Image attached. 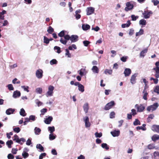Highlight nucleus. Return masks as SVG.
Here are the masks:
<instances>
[{"mask_svg":"<svg viewBox=\"0 0 159 159\" xmlns=\"http://www.w3.org/2000/svg\"><path fill=\"white\" fill-rule=\"evenodd\" d=\"M78 36L77 35H72L70 36L67 34L65 35L64 36L65 40L61 38L60 40V42L63 44L66 45L67 41L70 40L71 43L77 42L78 40Z\"/></svg>","mask_w":159,"mask_h":159,"instance_id":"1","label":"nucleus"},{"mask_svg":"<svg viewBox=\"0 0 159 159\" xmlns=\"http://www.w3.org/2000/svg\"><path fill=\"white\" fill-rule=\"evenodd\" d=\"M158 106V105L157 103H155L153 105L148 106L147 108V110L149 111H153L157 109Z\"/></svg>","mask_w":159,"mask_h":159,"instance_id":"2","label":"nucleus"},{"mask_svg":"<svg viewBox=\"0 0 159 159\" xmlns=\"http://www.w3.org/2000/svg\"><path fill=\"white\" fill-rule=\"evenodd\" d=\"M115 104L114 101H112L107 103L104 107L105 110H108L111 108Z\"/></svg>","mask_w":159,"mask_h":159,"instance_id":"3","label":"nucleus"},{"mask_svg":"<svg viewBox=\"0 0 159 159\" xmlns=\"http://www.w3.org/2000/svg\"><path fill=\"white\" fill-rule=\"evenodd\" d=\"M54 89V87L53 86L50 85L48 87V90L46 94L47 97L51 96L52 95L53 93V90Z\"/></svg>","mask_w":159,"mask_h":159,"instance_id":"4","label":"nucleus"},{"mask_svg":"<svg viewBox=\"0 0 159 159\" xmlns=\"http://www.w3.org/2000/svg\"><path fill=\"white\" fill-rule=\"evenodd\" d=\"M36 76L39 79L42 78L43 76V71L41 69H39L36 72Z\"/></svg>","mask_w":159,"mask_h":159,"instance_id":"5","label":"nucleus"},{"mask_svg":"<svg viewBox=\"0 0 159 159\" xmlns=\"http://www.w3.org/2000/svg\"><path fill=\"white\" fill-rule=\"evenodd\" d=\"M126 7L125 8V10L126 11H128L129 10L132 9L134 7L133 5L131 4L129 2H128L126 3Z\"/></svg>","mask_w":159,"mask_h":159,"instance_id":"6","label":"nucleus"},{"mask_svg":"<svg viewBox=\"0 0 159 159\" xmlns=\"http://www.w3.org/2000/svg\"><path fill=\"white\" fill-rule=\"evenodd\" d=\"M152 13L151 11H145L143 13V17L145 19L149 18L151 14H152Z\"/></svg>","mask_w":159,"mask_h":159,"instance_id":"7","label":"nucleus"},{"mask_svg":"<svg viewBox=\"0 0 159 159\" xmlns=\"http://www.w3.org/2000/svg\"><path fill=\"white\" fill-rule=\"evenodd\" d=\"M151 129L153 132L159 134V125H153L151 127Z\"/></svg>","mask_w":159,"mask_h":159,"instance_id":"8","label":"nucleus"},{"mask_svg":"<svg viewBox=\"0 0 159 159\" xmlns=\"http://www.w3.org/2000/svg\"><path fill=\"white\" fill-rule=\"evenodd\" d=\"M135 107L137 109V111L139 112H141L144 110L145 107L142 104H140L139 106L137 104H136L135 105Z\"/></svg>","mask_w":159,"mask_h":159,"instance_id":"9","label":"nucleus"},{"mask_svg":"<svg viewBox=\"0 0 159 159\" xmlns=\"http://www.w3.org/2000/svg\"><path fill=\"white\" fill-rule=\"evenodd\" d=\"M94 8L92 7H88L87 9V15H90L94 12Z\"/></svg>","mask_w":159,"mask_h":159,"instance_id":"10","label":"nucleus"},{"mask_svg":"<svg viewBox=\"0 0 159 159\" xmlns=\"http://www.w3.org/2000/svg\"><path fill=\"white\" fill-rule=\"evenodd\" d=\"M84 120L85 123V126L86 127H89L90 126L91 124L89 122V118L88 116H86L84 118Z\"/></svg>","mask_w":159,"mask_h":159,"instance_id":"11","label":"nucleus"},{"mask_svg":"<svg viewBox=\"0 0 159 159\" xmlns=\"http://www.w3.org/2000/svg\"><path fill=\"white\" fill-rule=\"evenodd\" d=\"M137 76V74H134L131 77V78L130 79V82L132 84H134L135 83L136 81V77Z\"/></svg>","mask_w":159,"mask_h":159,"instance_id":"12","label":"nucleus"},{"mask_svg":"<svg viewBox=\"0 0 159 159\" xmlns=\"http://www.w3.org/2000/svg\"><path fill=\"white\" fill-rule=\"evenodd\" d=\"M131 72V70L129 68H126L124 71V74L125 76H129Z\"/></svg>","mask_w":159,"mask_h":159,"instance_id":"13","label":"nucleus"},{"mask_svg":"<svg viewBox=\"0 0 159 159\" xmlns=\"http://www.w3.org/2000/svg\"><path fill=\"white\" fill-rule=\"evenodd\" d=\"M53 118L52 116H49L48 118H46L44 121L45 123L47 124H50Z\"/></svg>","mask_w":159,"mask_h":159,"instance_id":"14","label":"nucleus"},{"mask_svg":"<svg viewBox=\"0 0 159 159\" xmlns=\"http://www.w3.org/2000/svg\"><path fill=\"white\" fill-rule=\"evenodd\" d=\"M111 134L113 137L118 136L120 135V131L119 130H115L113 131H111Z\"/></svg>","mask_w":159,"mask_h":159,"instance_id":"15","label":"nucleus"},{"mask_svg":"<svg viewBox=\"0 0 159 159\" xmlns=\"http://www.w3.org/2000/svg\"><path fill=\"white\" fill-rule=\"evenodd\" d=\"M20 139H19V137L16 134H15L14 135L13 140L14 141H16V142L19 143L21 145H22L23 144V143L21 142H20Z\"/></svg>","mask_w":159,"mask_h":159,"instance_id":"16","label":"nucleus"},{"mask_svg":"<svg viewBox=\"0 0 159 159\" xmlns=\"http://www.w3.org/2000/svg\"><path fill=\"white\" fill-rule=\"evenodd\" d=\"M20 96V91H15L14 92L13 97V98H16L17 97H19Z\"/></svg>","mask_w":159,"mask_h":159,"instance_id":"17","label":"nucleus"},{"mask_svg":"<svg viewBox=\"0 0 159 159\" xmlns=\"http://www.w3.org/2000/svg\"><path fill=\"white\" fill-rule=\"evenodd\" d=\"M15 110L14 109H12L11 108H9L6 111V113L8 115H10L11 114H13Z\"/></svg>","mask_w":159,"mask_h":159,"instance_id":"18","label":"nucleus"},{"mask_svg":"<svg viewBox=\"0 0 159 159\" xmlns=\"http://www.w3.org/2000/svg\"><path fill=\"white\" fill-rule=\"evenodd\" d=\"M92 70L93 72L95 73H99V69L96 66H93L92 69Z\"/></svg>","mask_w":159,"mask_h":159,"instance_id":"19","label":"nucleus"},{"mask_svg":"<svg viewBox=\"0 0 159 159\" xmlns=\"http://www.w3.org/2000/svg\"><path fill=\"white\" fill-rule=\"evenodd\" d=\"M83 109L84 111L85 112V113H87L88 111V110L89 109V104L88 103H86L84 104L83 107Z\"/></svg>","mask_w":159,"mask_h":159,"instance_id":"20","label":"nucleus"},{"mask_svg":"<svg viewBox=\"0 0 159 159\" xmlns=\"http://www.w3.org/2000/svg\"><path fill=\"white\" fill-rule=\"evenodd\" d=\"M152 139L153 141H156L157 140L159 139V135L157 134L153 135L152 137Z\"/></svg>","mask_w":159,"mask_h":159,"instance_id":"21","label":"nucleus"},{"mask_svg":"<svg viewBox=\"0 0 159 159\" xmlns=\"http://www.w3.org/2000/svg\"><path fill=\"white\" fill-rule=\"evenodd\" d=\"M90 26L88 24H83L82 25V29L84 30H86L90 29Z\"/></svg>","mask_w":159,"mask_h":159,"instance_id":"22","label":"nucleus"},{"mask_svg":"<svg viewBox=\"0 0 159 159\" xmlns=\"http://www.w3.org/2000/svg\"><path fill=\"white\" fill-rule=\"evenodd\" d=\"M143 98L144 99L147 100V96L148 95V93L147 92V91H145V90H143Z\"/></svg>","mask_w":159,"mask_h":159,"instance_id":"23","label":"nucleus"},{"mask_svg":"<svg viewBox=\"0 0 159 159\" xmlns=\"http://www.w3.org/2000/svg\"><path fill=\"white\" fill-rule=\"evenodd\" d=\"M20 114L21 116H25L26 115V113H25V110L23 108L21 109L20 112Z\"/></svg>","mask_w":159,"mask_h":159,"instance_id":"24","label":"nucleus"},{"mask_svg":"<svg viewBox=\"0 0 159 159\" xmlns=\"http://www.w3.org/2000/svg\"><path fill=\"white\" fill-rule=\"evenodd\" d=\"M147 148L149 149H152L154 148L157 149V148H156L155 145L154 144H150L147 146Z\"/></svg>","mask_w":159,"mask_h":159,"instance_id":"25","label":"nucleus"},{"mask_svg":"<svg viewBox=\"0 0 159 159\" xmlns=\"http://www.w3.org/2000/svg\"><path fill=\"white\" fill-rule=\"evenodd\" d=\"M148 49L145 48L144 50H142L140 54L141 57H144L145 56V54L147 52Z\"/></svg>","mask_w":159,"mask_h":159,"instance_id":"26","label":"nucleus"},{"mask_svg":"<svg viewBox=\"0 0 159 159\" xmlns=\"http://www.w3.org/2000/svg\"><path fill=\"white\" fill-rule=\"evenodd\" d=\"M78 87V89L82 93L84 91V87L83 85L80 84Z\"/></svg>","mask_w":159,"mask_h":159,"instance_id":"27","label":"nucleus"},{"mask_svg":"<svg viewBox=\"0 0 159 159\" xmlns=\"http://www.w3.org/2000/svg\"><path fill=\"white\" fill-rule=\"evenodd\" d=\"M35 133L36 134H39L41 131V129L39 128L36 127L34 129Z\"/></svg>","mask_w":159,"mask_h":159,"instance_id":"28","label":"nucleus"},{"mask_svg":"<svg viewBox=\"0 0 159 159\" xmlns=\"http://www.w3.org/2000/svg\"><path fill=\"white\" fill-rule=\"evenodd\" d=\"M36 148L39 149L41 152L43 151L44 148L40 144H37L36 145Z\"/></svg>","mask_w":159,"mask_h":159,"instance_id":"29","label":"nucleus"},{"mask_svg":"<svg viewBox=\"0 0 159 159\" xmlns=\"http://www.w3.org/2000/svg\"><path fill=\"white\" fill-rule=\"evenodd\" d=\"M143 30L142 29H140L139 32H137L136 34V36H140L143 34Z\"/></svg>","mask_w":159,"mask_h":159,"instance_id":"30","label":"nucleus"},{"mask_svg":"<svg viewBox=\"0 0 159 159\" xmlns=\"http://www.w3.org/2000/svg\"><path fill=\"white\" fill-rule=\"evenodd\" d=\"M13 143L12 141L10 140L8 141L7 143L6 144L8 146V147L9 148H11V145Z\"/></svg>","mask_w":159,"mask_h":159,"instance_id":"31","label":"nucleus"},{"mask_svg":"<svg viewBox=\"0 0 159 159\" xmlns=\"http://www.w3.org/2000/svg\"><path fill=\"white\" fill-rule=\"evenodd\" d=\"M54 31V29L51 26H49L47 30V32L49 34H51Z\"/></svg>","mask_w":159,"mask_h":159,"instance_id":"32","label":"nucleus"},{"mask_svg":"<svg viewBox=\"0 0 159 159\" xmlns=\"http://www.w3.org/2000/svg\"><path fill=\"white\" fill-rule=\"evenodd\" d=\"M139 23L140 25H146L147 24L146 20L144 19L140 20Z\"/></svg>","mask_w":159,"mask_h":159,"instance_id":"33","label":"nucleus"},{"mask_svg":"<svg viewBox=\"0 0 159 159\" xmlns=\"http://www.w3.org/2000/svg\"><path fill=\"white\" fill-rule=\"evenodd\" d=\"M133 124L134 125H140L141 123L140 121L137 119H135V121L133 122Z\"/></svg>","mask_w":159,"mask_h":159,"instance_id":"34","label":"nucleus"},{"mask_svg":"<svg viewBox=\"0 0 159 159\" xmlns=\"http://www.w3.org/2000/svg\"><path fill=\"white\" fill-rule=\"evenodd\" d=\"M102 147L103 148L107 150H108L109 149V147L108 146L107 144L106 143H102L101 145Z\"/></svg>","mask_w":159,"mask_h":159,"instance_id":"35","label":"nucleus"},{"mask_svg":"<svg viewBox=\"0 0 159 159\" xmlns=\"http://www.w3.org/2000/svg\"><path fill=\"white\" fill-rule=\"evenodd\" d=\"M43 42L44 43L48 44L49 43V39L45 36L43 37Z\"/></svg>","mask_w":159,"mask_h":159,"instance_id":"36","label":"nucleus"},{"mask_svg":"<svg viewBox=\"0 0 159 159\" xmlns=\"http://www.w3.org/2000/svg\"><path fill=\"white\" fill-rule=\"evenodd\" d=\"M112 72V70H109L106 69L104 71V73L106 74H108L109 75H111Z\"/></svg>","mask_w":159,"mask_h":159,"instance_id":"37","label":"nucleus"},{"mask_svg":"<svg viewBox=\"0 0 159 159\" xmlns=\"http://www.w3.org/2000/svg\"><path fill=\"white\" fill-rule=\"evenodd\" d=\"M56 135H54L52 133H51L49 135V139L51 140H53L56 138Z\"/></svg>","mask_w":159,"mask_h":159,"instance_id":"38","label":"nucleus"},{"mask_svg":"<svg viewBox=\"0 0 159 159\" xmlns=\"http://www.w3.org/2000/svg\"><path fill=\"white\" fill-rule=\"evenodd\" d=\"M22 156L24 158H26L28 157L29 154L27 152L24 151L22 153Z\"/></svg>","mask_w":159,"mask_h":159,"instance_id":"39","label":"nucleus"},{"mask_svg":"<svg viewBox=\"0 0 159 159\" xmlns=\"http://www.w3.org/2000/svg\"><path fill=\"white\" fill-rule=\"evenodd\" d=\"M48 130L50 131L51 133H52L55 131V127L54 126L48 127Z\"/></svg>","mask_w":159,"mask_h":159,"instance_id":"40","label":"nucleus"},{"mask_svg":"<svg viewBox=\"0 0 159 159\" xmlns=\"http://www.w3.org/2000/svg\"><path fill=\"white\" fill-rule=\"evenodd\" d=\"M58 35L60 37L64 38V36L65 35V31L64 30L61 31L58 34Z\"/></svg>","mask_w":159,"mask_h":159,"instance_id":"41","label":"nucleus"},{"mask_svg":"<svg viewBox=\"0 0 159 159\" xmlns=\"http://www.w3.org/2000/svg\"><path fill=\"white\" fill-rule=\"evenodd\" d=\"M57 61L55 59H53L50 61V64L51 65L57 64Z\"/></svg>","mask_w":159,"mask_h":159,"instance_id":"42","label":"nucleus"},{"mask_svg":"<svg viewBox=\"0 0 159 159\" xmlns=\"http://www.w3.org/2000/svg\"><path fill=\"white\" fill-rule=\"evenodd\" d=\"M36 92L37 93L41 94L42 92V89L41 88H38L36 89Z\"/></svg>","mask_w":159,"mask_h":159,"instance_id":"43","label":"nucleus"},{"mask_svg":"<svg viewBox=\"0 0 159 159\" xmlns=\"http://www.w3.org/2000/svg\"><path fill=\"white\" fill-rule=\"evenodd\" d=\"M95 135L96 137L100 138L102 136V133L101 132L98 133V132H97L95 133Z\"/></svg>","mask_w":159,"mask_h":159,"instance_id":"44","label":"nucleus"},{"mask_svg":"<svg viewBox=\"0 0 159 159\" xmlns=\"http://www.w3.org/2000/svg\"><path fill=\"white\" fill-rule=\"evenodd\" d=\"M150 80H153L154 81V83L155 84H157L158 81V80L157 79V78H156V79H155L153 77H151L150 78Z\"/></svg>","mask_w":159,"mask_h":159,"instance_id":"45","label":"nucleus"},{"mask_svg":"<svg viewBox=\"0 0 159 159\" xmlns=\"http://www.w3.org/2000/svg\"><path fill=\"white\" fill-rule=\"evenodd\" d=\"M54 50H57V52L58 53H60L61 52V48L57 46H55L54 47Z\"/></svg>","mask_w":159,"mask_h":159,"instance_id":"46","label":"nucleus"},{"mask_svg":"<svg viewBox=\"0 0 159 159\" xmlns=\"http://www.w3.org/2000/svg\"><path fill=\"white\" fill-rule=\"evenodd\" d=\"M138 16H135L134 15H132L131 16L132 20L133 21L136 20L139 18Z\"/></svg>","mask_w":159,"mask_h":159,"instance_id":"47","label":"nucleus"},{"mask_svg":"<svg viewBox=\"0 0 159 159\" xmlns=\"http://www.w3.org/2000/svg\"><path fill=\"white\" fill-rule=\"evenodd\" d=\"M137 130L142 129L143 130H146V128L145 127H143L142 126H137L136 128Z\"/></svg>","mask_w":159,"mask_h":159,"instance_id":"48","label":"nucleus"},{"mask_svg":"<svg viewBox=\"0 0 159 159\" xmlns=\"http://www.w3.org/2000/svg\"><path fill=\"white\" fill-rule=\"evenodd\" d=\"M21 88L24 89V91H26L27 92H29V90L28 89H29L28 86H21Z\"/></svg>","mask_w":159,"mask_h":159,"instance_id":"49","label":"nucleus"},{"mask_svg":"<svg viewBox=\"0 0 159 159\" xmlns=\"http://www.w3.org/2000/svg\"><path fill=\"white\" fill-rule=\"evenodd\" d=\"M115 113L114 112L112 111L111 112L110 114V118H115Z\"/></svg>","mask_w":159,"mask_h":159,"instance_id":"50","label":"nucleus"},{"mask_svg":"<svg viewBox=\"0 0 159 159\" xmlns=\"http://www.w3.org/2000/svg\"><path fill=\"white\" fill-rule=\"evenodd\" d=\"M66 56H68V57H71V54L70 53V52L69 51V50L68 49H66Z\"/></svg>","mask_w":159,"mask_h":159,"instance_id":"51","label":"nucleus"},{"mask_svg":"<svg viewBox=\"0 0 159 159\" xmlns=\"http://www.w3.org/2000/svg\"><path fill=\"white\" fill-rule=\"evenodd\" d=\"M154 92L158 94H159V86L157 85L155 87L154 89Z\"/></svg>","mask_w":159,"mask_h":159,"instance_id":"52","label":"nucleus"},{"mask_svg":"<svg viewBox=\"0 0 159 159\" xmlns=\"http://www.w3.org/2000/svg\"><path fill=\"white\" fill-rule=\"evenodd\" d=\"M13 130L15 132H16L17 133H19L20 131V128L18 127H15V128H13Z\"/></svg>","mask_w":159,"mask_h":159,"instance_id":"53","label":"nucleus"},{"mask_svg":"<svg viewBox=\"0 0 159 159\" xmlns=\"http://www.w3.org/2000/svg\"><path fill=\"white\" fill-rule=\"evenodd\" d=\"M7 87L8 88V89L9 90L11 91L13 90H14V89L12 84H8L7 85Z\"/></svg>","mask_w":159,"mask_h":159,"instance_id":"54","label":"nucleus"},{"mask_svg":"<svg viewBox=\"0 0 159 159\" xmlns=\"http://www.w3.org/2000/svg\"><path fill=\"white\" fill-rule=\"evenodd\" d=\"M83 43L84 46L87 47L90 43V42L87 40H85L83 42Z\"/></svg>","mask_w":159,"mask_h":159,"instance_id":"55","label":"nucleus"},{"mask_svg":"<svg viewBox=\"0 0 159 159\" xmlns=\"http://www.w3.org/2000/svg\"><path fill=\"white\" fill-rule=\"evenodd\" d=\"M152 2L153 3L154 6H157L159 3V1L157 0H152Z\"/></svg>","mask_w":159,"mask_h":159,"instance_id":"56","label":"nucleus"},{"mask_svg":"<svg viewBox=\"0 0 159 159\" xmlns=\"http://www.w3.org/2000/svg\"><path fill=\"white\" fill-rule=\"evenodd\" d=\"M47 109L46 108H43L41 110V114L42 115H44V113L47 112Z\"/></svg>","mask_w":159,"mask_h":159,"instance_id":"57","label":"nucleus"},{"mask_svg":"<svg viewBox=\"0 0 159 159\" xmlns=\"http://www.w3.org/2000/svg\"><path fill=\"white\" fill-rule=\"evenodd\" d=\"M46 155L45 153H42L39 156V159H42L44 157H45Z\"/></svg>","mask_w":159,"mask_h":159,"instance_id":"58","label":"nucleus"},{"mask_svg":"<svg viewBox=\"0 0 159 159\" xmlns=\"http://www.w3.org/2000/svg\"><path fill=\"white\" fill-rule=\"evenodd\" d=\"M127 58V57L126 56L123 57L121 58L120 60L123 62H125L126 61Z\"/></svg>","mask_w":159,"mask_h":159,"instance_id":"59","label":"nucleus"},{"mask_svg":"<svg viewBox=\"0 0 159 159\" xmlns=\"http://www.w3.org/2000/svg\"><path fill=\"white\" fill-rule=\"evenodd\" d=\"M14 157V156L11 153L8 154L7 156V158L8 159H13Z\"/></svg>","mask_w":159,"mask_h":159,"instance_id":"60","label":"nucleus"},{"mask_svg":"<svg viewBox=\"0 0 159 159\" xmlns=\"http://www.w3.org/2000/svg\"><path fill=\"white\" fill-rule=\"evenodd\" d=\"M30 120L34 121L35 120V116L34 115H31L29 117Z\"/></svg>","mask_w":159,"mask_h":159,"instance_id":"61","label":"nucleus"},{"mask_svg":"<svg viewBox=\"0 0 159 159\" xmlns=\"http://www.w3.org/2000/svg\"><path fill=\"white\" fill-rule=\"evenodd\" d=\"M153 70L155 71L156 73H159V67H156L154 68Z\"/></svg>","mask_w":159,"mask_h":159,"instance_id":"62","label":"nucleus"},{"mask_svg":"<svg viewBox=\"0 0 159 159\" xmlns=\"http://www.w3.org/2000/svg\"><path fill=\"white\" fill-rule=\"evenodd\" d=\"M18 150L17 148L14 149L13 148L12 149L11 152L14 154H15L17 153Z\"/></svg>","mask_w":159,"mask_h":159,"instance_id":"63","label":"nucleus"},{"mask_svg":"<svg viewBox=\"0 0 159 159\" xmlns=\"http://www.w3.org/2000/svg\"><path fill=\"white\" fill-rule=\"evenodd\" d=\"M131 113H132V115L134 116V115H135L136 114V110H135L134 109H132L131 110Z\"/></svg>","mask_w":159,"mask_h":159,"instance_id":"64","label":"nucleus"}]
</instances>
